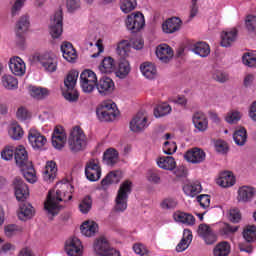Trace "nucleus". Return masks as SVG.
<instances>
[{
  "mask_svg": "<svg viewBox=\"0 0 256 256\" xmlns=\"http://www.w3.org/2000/svg\"><path fill=\"white\" fill-rule=\"evenodd\" d=\"M73 191V186L69 182H59L56 184L55 188L48 192L46 201L44 202V209L47 211L48 215L55 217L58 215L59 203L61 201H71L73 196L71 195Z\"/></svg>",
  "mask_w": 256,
  "mask_h": 256,
  "instance_id": "nucleus-1",
  "label": "nucleus"
},
{
  "mask_svg": "<svg viewBox=\"0 0 256 256\" xmlns=\"http://www.w3.org/2000/svg\"><path fill=\"white\" fill-rule=\"evenodd\" d=\"M87 145V136L79 126H75L68 138V147L72 153L83 151Z\"/></svg>",
  "mask_w": 256,
  "mask_h": 256,
  "instance_id": "nucleus-2",
  "label": "nucleus"
},
{
  "mask_svg": "<svg viewBox=\"0 0 256 256\" xmlns=\"http://www.w3.org/2000/svg\"><path fill=\"white\" fill-rule=\"evenodd\" d=\"M133 187V183L131 181H124L118 190L117 196L115 198V206L114 209L117 213H123V211L127 210V201L129 200V194L131 193V189Z\"/></svg>",
  "mask_w": 256,
  "mask_h": 256,
  "instance_id": "nucleus-3",
  "label": "nucleus"
},
{
  "mask_svg": "<svg viewBox=\"0 0 256 256\" xmlns=\"http://www.w3.org/2000/svg\"><path fill=\"white\" fill-rule=\"evenodd\" d=\"M96 114L99 121H115L119 115V109H117V104H115V102L108 100L102 102L100 107L97 109Z\"/></svg>",
  "mask_w": 256,
  "mask_h": 256,
  "instance_id": "nucleus-4",
  "label": "nucleus"
},
{
  "mask_svg": "<svg viewBox=\"0 0 256 256\" xmlns=\"http://www.w3.org/2000/svg\"><path fill=\"white\" fill-rule=\"evenodd\" d=\"M28 141L34 151H45L47 148V137L35 128H31L28 132Z\"/></svg>",
  "mask_w": 256,
  "mask_h": 256,
  "instance_id": "nucleus-5",
  "label": "nucleus"
},
{
  "mask_svg": "<svg viewBox=\"0 0 256 256\" xmlns=\"http://www.w3.org/2000/svg\"><path fill=\"white\" fill-rule=\"evenodd\" d=\"M80 85L84 93H93L97 86V74L92 70H84L80 74Z\"/></svg>",
  "mask_w": 256,
  "mask_h": 256,
  "instance_id": "nucleus-6",
  "label": "nucleus"
},
{
  "mask_svg": "<svg viewBox=\"0 0 256 256\" xmlns=\"http://www.w3.org/2000/svg\"><path fill=\"white\" fill-rule=\"evenodd\" d=\"M126 27L131 33H139L145 27V16L141 12H134L127 16Z\"/></svg>",
  "mask_w": 256,
  "mask_h": 256,
  "instance_id": "nucleus-7",
  "label": "nucleus"
},
{
  "mask_svg": "<svg viewBox=\"0 0 256 256\" xmlns=\"http://www.w3.org/2000/svg\"><path fill=\"white\" fill-rule=\"evenodd\" d=\"M49 31L53 39H59L63 35V12L61 10L51 17Z\"/></svg>",
  "mask_w": 256,
  "mask_h": 256,
  "instance_id": "nucleus-8",
  "label": "nucleus"
},
{
  "mask_svg": "<svg viewBox=\"0 0 256 256\" xmlns=\"http://www.w3.org/2000/svg\"><path fill=\"white\" fill-rule=\"evenodd\" d=\"M38 63L43 67L46 73H55L57 71V57L51 53L40 54L36 57Z\"/></svg>",
  "mask_w": 256,
  "mask_h": 256,
  "instance_id": "nucleus-9",
  "label": "nucleus"
},
{
  "mask_svg": "<svg viewBox=\"0 0 256 256\" xmlns=\"http://www.w3.org/2000/svg\"><path fill=\"white\" fill-rule=\"evenodd\" d=\"M85 176L88 181H99L101 179V165L98 159H90L85 166Z\"/></svg>",
  "mask_w": 256,
  "mask_h": 256,
  "instance_id": "nucleus-10",
  "label": "nucleus"
},
{
  "mask_svg": "<svg viewBox=\"0 0 256 256\" xmlns=\"http://www.w3.org/2000/svg\"><path fill=\"white\" fill-rule=\"evenodd\" d=\"M149 125H151V123L149 122L147 115L138 113L130 121V131L133 133H143V131H145Z\"/></svg>",
  "mask_w": 256,
  "mask_h": 256,
  "instance_id": "nucleus-11",
  "label": "nucleus"
},
{
  "mask_svg": "<svg viewBox=\"0 0 256 256\" xmlns=\"http://www.w3.org/2000/svg\"><path fill=\"white\" fill-rule=\"evenodd\" d=\"M65 252L68 256H82L83 244L77 237L68 238L65 242Z\"/></svg>",
  "mask_w": 256,
  "mask_h": 256,
  "instance_id": "nucleus-12",
  "label": "nucleus"
},
{
  "mask_svg": "<svg viewBox=\"0 0 256 256\" xmlns=\"http://www.w3.org/2000/svg\"><path fill=\"white\" fill-rule=\"evenodd\" d=\"M184 159L192 165H199L207 159V154L202 149L195 147L184 154Z\"/></svg>",
  "mask_w": 256,
  "mask_h": 256,
  "instance_id": "nucleus-13",
  "label": "nucleus"
},
{
  "mask_svg": "<svg viewBox=\"0 0 256 256\" xmlns=\"http://www.w3.org/2000/svg\"><path fill=\"white\" fill-rule=\"evenodd\" d=\"M9 69L13 75H16V77H23L27 71V66L21 57L16 56L10 59Z\"/></svg>",
  "mask_w": 256,
  "mask_h": 256,
  "instance_id": "nucleus-14",
  "label": "nucleus"
},
{
  "mask_svg": "<svg viewBox=\"0 0 256 256\" xmlns=\"http://www.w3.org/2000/svg\"><path fill=\"white\" fill-rule=\"evenodd\" d=\"M198 235L202 237L206 245H213V243L217 242V234L207 224H200L198 226Z\"/></svg>",
  "mask_w": 256,
  "mask_h": 256,
  "instance_id": "nucleus-15",
  "label": "nucleus"
},
{
  "mask_svg": "<svg viewBox=\"0 0 256 256\" xmlns=\"http://www.w3.org/2000/svg\"><path fill=\"white\" fill-rule=\"evenodd\" d=\"M192 123L198 133H205L209 129V120L203 112H196L192 116Z\"/></svg>",
  "mask_w": 256,
  "mask_h": 256,
  "instance_id": "nucleus-16",
  "label": "nucleus"
},
{
  "mask_svg": "<svg viewBox=\"0 0 256 256\" xmlns=\"http://www.w3.org/2000/svg\"><path fill=\"white\" fill-rule=\"evenodd\" d=\"M65 143H67V134L65 133V129L58 126L54 129L52 134V145L55 149H63V147H65Z\"/></svg>",
  "mask_w": 256,
  "mask_h": 256,
  "instance_id": "nucleus-17",
  "label": "nucleus"
},
{
  "mask_svg": "<svg viewBox=\"0 0 256 256\" xmlns=\"http://www.w3.org/2000/svg\"><path fill=\"white\" fill-rule=\"evenodd\" d=\"M14 159L17 167L20 169H24L25 167L31 165V161H29V154L23 146H19L15 149Z\"/></svg>",
  "mask_w": 256,
  "mask_h": 256,
  "instance_id": "nucleus-18",
  "label": "nucleus"
},
{
  "mask_svg": "<svg viewBox=\"0 0 256 256\" xmlns=\"http://www.w3.org/2000/svg\"><path fill=\"white\" fill-rule=\"evenodd\" d=\"M14 191L18 201H25L29 197V187L21 178H15Z\"/></svg>",
  "mask_w": 256,
  "mask_h": 256,
  "instance_id": "nucleus-19",
  "label": "nucleus"
},
{
  "mask_svg": "<svg viewBox=\"0 0 256 256\" xmlns=\"http://www.w3.org/2000/svg\"><path fill=\"white\" fill-rule=\"evenodd\" d=\"M96 88L100 95H109L113 93V89H115V82L109 77H102L96 82Z\"/></svg>",
  "mask_w": 256,
  "mask_h": 256,
  "instance_id": "nucleus-20",
  "label": "nucleus"
},
{
  "mask_svg": "<svg viewBox=\"0 0 256 256\" xmlns=\"http://www.w3.org/2000/svg\"><path fill=\"white\" fill-rule=\"evenodd\" d=\"M182 25H183V22L181 21V18L172 17L170 19H167L162 24V31L168 34L176 33V31H179L181 29Z\"/></svg>",
  "mask_w": 256,
  "mask_h": 256,
  "instance_id": "nucleus-21",
  "label": "nucleus"
},
{
  "mask_svg": "<svg viewBox=\"0 0 256 256\" xmlns=\"http://www.w3.org/2000/svg\"><path fill=\"white\" fill-rule=\"evenodd\" d=\"M156 56L162 63H169L173 59V49L167 44H160L156 48Z\"/></svg>",
  "mask_w": 256,
  "mask_h": 256,
  "instance_id": "nucleus-22",
  "label": "nucleus"
},
{
  "mask_svg": "<svg viewBox=\"0 0 256 256\" xmlns=\"http://www.w3.org/2000/svg\"><path fill=\"white\" fill-rule=\"evenodd\" d=\"M255 197V188L251 186H241L238 189L237 200L239 203H249Z\"/></svg>",
  "mask_w": 256,
  "mask_h": 256,
  "instance_id": "nucleus-23",
  "label": "nucleus"
},
{
  "mask_svg": "<svg viewBox=\"0 0 256 256\" xmlns=\"http://www.w3.org/2000/svg\"><path fill=\"white\" fill-rule=\"evenodd\" d=\"M61 51L64 59L68 61V63H75L77 60V51H75L71 42H64L61 45Z\"/></svg>",
  "mask_w": 256,
  "mask_h": 256,
  "instance_id": "nucleus-24",
  "label": "nucleus"
},
{
  "mask_svg": "<svg viewBox=\"0 0 256 256\" xmlns=\"http://www.w3.org/2000/svg\"><path fill=\"white\" fill-rule=\"evenodd\" d=\"M93 249L97 256H104L111 249V245L107 238L100 237L94 241Z\"/></svg>",
  "mask_w": 256,
  "mask_h": 256,
  "instance_id": "nucleus-25",
  "label": "nucleus"
},
{
  "mask_svg": "<svg viewBox=\"0 0 256 256\" xmlns=\"http://www.w3.org/2000/svg\"><path fill=\"white\" fill-rule=\"evenodd\" d=\"M237 40V29L232 28L221 33V46L231 47L233 43Z\"/></svg>",
  "mask_w": 256,
  "mask_h": 256,
  "instance_id": "nucleus-26",
  "label": "nucleus"
},
{
  "mask_svg": "<svg viewBox=\"0 0 256 256\" xmlns=\"http://www.w3.org/2000/svg\"><path fill=\"white\" fill-rule=\"evenodd\" d=\"M217 185L224 189L229 187H233L235 185V176L231 172H223L220 176L216 179Z\"/></svg>",
  "mask_w": 256,
  "mask_h": 256,
  "instance_id": "nucleus-27",
  "label": "nucleus"
},
{
  "mask_svg": "<svg viewBox=\"0 0 256 256\" xmlns=\"http://www.w3.org/2000/svg\"><path fill=\"white\" fill-rule=\"evenodd\" d=\"M173 219L176 223H183L184 225H189L193 227L195 225V216L193 214L176 211L173 214Z\"/></svg>",
  "mask_w": 256,
  "mask_h": 256,
  "instance_id": "nucleus-28",
  "label": "nucleus"
},
{
  "mask_svg": "<svg viewBox=\"0 0 256 256\" xmlns=\"http://www.w3.org/2000/svg\"><path fill=\"white\" fill-rule=\"evenodd\" d=\"M156 163L160 169L164 171H173L177 167V162L173 156H162L156 160Z\"/></svg>",
  "mask_w": 256,
  "mask_h": 256,
  "instance_id": "nucleus-29",
  "label": "nucleus"
},
{
  "mask_svg": "<svg viewBox=\"0 0 256 256\" xmlns=\"http://www.w3.org/2000/svg\"><path fill=\"white\" fill-rule=\"evenodd\" d=\"M55 177H57V164L53 161L47 162L43 172L44 181H46V183H53Z\"/></svg>",
  "mask_w": 256,
  "mask_h": 256,
  "instance_id": "nucleus-30",
  "label": "nucleus"
},
{
  "mask_svg": "<svg viewBox=\"0 0 256 256\" xmlns=\"http://www.w3.org/2000/svg\"><path fill=\"white\" fill-rule=\"evenodd\" d=\"M80 231L84 237H94L99 231V225L95 221H85L81 225Z\"/></svg>",
  "mask_w": 256,
  "mask_h": 256,
  "instance_id": "nucleus-31",
  "label": "nucleus"
},
{
  "mask_svg": "<svg viewBox=\"0 0 256 256\" xmlns=\"http://www.w3.org/2000/svg\"><path fill=\"white\" fill-rule=\"evenodd\" d=\"M191 51L195 55H199V57H209L211 47L206 42H196L191 46Z\"/></svg>",
  "mask_w": 256,
  "mask_h": 256,
  "instance_id": "nucleus-32",
  "label": "nucleus"
},
{
  "mask_svg": "<svg viewBox=\"0 0 256 256\" xmlns=\"http://www.w3.org/2000/svg\"><path fill=\"white\" fill-rule=\"evenodd\" d=\"M29 16H22L16 23V37L23 41V33L29 31Z\"/></svg>",
  "mask_w": 256,
  "mask_h": 256,
  "instance_id": "nucleus-33",
  "label": "nucleus"
},
{
  "mask_svg": "<svg viewBox=\"0 0 256 256\" xmlns=\"http://www.w3.org/2000/svg\"><path fill=\"white\" fill-rule=\"evenodd\" d=\"M140 71L146 79L153 80L157 77V67L153 63L145 62L141 64Z\"/></svg>",
  "mask_w": 256,
  "mask_h": 256,
  "instance_id": "nucleus-34",
  "label": "nucleus"
},
{
  "mask_svg": "<svg viewBox=\"0 0 256 256\" xmlns=\"http://www.w3.org/2000/svg\"><path fill=\"white\" fill-rule=\"evenodd\" d=\"M103 161L109 167H113L116 163H119V152L115 148H108L103 155Z\"/></svg>",
  "mask_w": 256,
  "mask_h": 256,
  "instance_id": "nucleus-35",
  "label": "nucleus"
},
{
  "mask_svg": "<svg viewBox=\"0 0 256 256\" xmlns=\"http://www.w3.org/2000/svg\"><path fill=\"white\" fill-rule=\"evenodd\" d=\"M131 73V64L125 58L121 59L118 63V69L116 70V77L119 79H125L127 75Z\"/></svg>",
  "mask_w": 256,
  "mask_h": 256,
  "instance_id": "nucleus-36",
  "label": "nucleus"
},
{
  "mask_svg": "<svg viewBox=\"0 0 256 256\" xmlns=\"http://www.w3.org/2000/svg\"><path fill=\"white\" fill-rule=\"evenodd\" d=\"M192 241H193V234L191 233V230L185 229L184 237L176 246V251L178 253H183V251L189 248V245L191 244Z\"/></svg>",
  "mask_w": 256,
  "mask_h": 256,
  "instance_id": "nucleus-37",
  "label": "nucleus"
},
{
  "mask_svg": "<svg viewBox=\"0 0 256 256\" xmlns=\"http://www.w3.org/2000/svg\"><path fill=\"white\" fill-rule=\"evenodd\" d=\"M122 175L119 171H112L106 175V177L101 181L102 187L107 189L109 185H113L115 183H119L121 181Z\"/></svg>",
  "mask_w": 256,
  "mask_h": 256,
  "instance_id": "nucleus-38",
  "label": "nucleus"
},
{
  "mask_svg": "<svg viewBox=\"0 0 256 256\" xmlns=\"http://www.w3.org/2000/svg\"><path fill=\"white\" fill-rule=\"evenodd\" d=\"M202 189L200 182H189L183 187V191L188 197H195L196 195H199Z\"/></svg>",
  "mask_w": 256,
  "mask_h": 256,
  "instance_id": "nucleus-39",
  "label": "nucleus"
},
{
  "mask_svg": "<svg viewBox=\"0 0 256 256\" xmlns=\"http://www.w3.org/2000/svg\"><path fill=\"white\" fill-rule=\"evenodd\" d=\"M35 215V210H33V206L31 204H22L18 211V218L20 221H28Z\"/></svg>",
  "mask_w": 256,
  "mask_h": 256,
  "instance_id": "nucleus-40",
  "label": "nucleus"
},
{
  "mask_svg": "<svg viewBox=\"0 0 256 256\" xmlns=\"http://www.w3.org/2000/svg\"><path fill=\"white\" fill-rule=\"evenodd\" d=\"M77 79H79V72L72 70L66 76L64 80V85L68 91H73L75 89V85H77Z\"/></svg>",
  "mask_w": 256,
  "mask_h": 256,
  "instance_id": "nucleus-41",
  "label": "nucleus"
},
{
  "mask_svg": "<svg viewBox=\"0 0 256 256\" xmlns=\"http://www.w3.org/2000/svg\"><path fill=\"white\" fill-rule=\"evenodd\" d=\"M22 175L28 183H37V174L35 173V168L33 164H30L24 168H21Z\"/></svg>",
  "mask_w": 256,
  "mask_h": 256,
  "instance_id": "nucleus-42",
  "label": "nucleus"
},
{
  "mask_svg": "<svg viewBox=\"0 0 256 256\" xmlns=\"http://www.w3.org/2000/svg\"><path fill=\"white\" fill-rule=\"evenodd\" d=\"M99 71L102 73H113L115 71V60L111 57L104 58L99 66Z\"/></svg>",
  "mask_w": 256,
  "mask_h": 256,
  "instance_id": "nucleus-43",
  "label": "nucleus"
},
{
  "mask_svg": "<svg viewBox=\"0 0 256 256\" xmlns=\"http://www.w3.org/2000/svg\"><path fill=\"white\" fill-rule=\"evenodd\" d=\"M30 95L34 99H46L49 97V89L37 86L30 87Z\"/></svg>",
  "mask_w": 256,
  "mask_h": 256,
  "instance_id": "nucleus-44",
  "label": "nucleus"
},
{
  "mask_svg": "<svg viewBox=\"0 0 256 256\" xmlns=\"http://www.w3.org/2000/svg\"><path fill=\"white\" fill-rule=\"evenodd\" d=\"M2 85L5 87V89L13 90L19 87V81L17 78H15V76L8 74L2 77Z\"/></svg>",
  "mask_w": 256,
  "mask_h": 256,
  "instance_id": "nucleus-45",
  "label": "nucleus"
},
{
  "mask_svg": "<svg viewBox=\"0 0 256 256\" xmlns=\"http://www.w3.org/2000/svg\"><path fill=\"white\" fill-rule=\"evenodd\" d=\"M214 256H228L231 253V245L228 242H221L213 250Z\"/></svg>",
  "mask_w": 256,
  "mask_h": 256,
  "instance_id": "nucleus-46",
  "label": "nucleus"
},
{
  "mask_svg": "<svg viewBox=\"0 0 256 256\" xmlns=\"http://www.w3.org/2000/svg\"><path fill=\"white\" fill-rule=\"evenodd\" d=\"M233 139L236 145L243 147V145L247 143V130H245V128H239L234 132Z\"/></svg>",
  "mask_w": 256,
  "mask_h": 256,
  "instance_id": "nucleus-47",
  "label": "nucleus"
},
{
  "mask_svg": "<svg viewBox=\"0 0 256 256\" xmlns=\"http://www.w3.org/2000/svg\"><path fill=\"white\" fill-rule=\"evenodd\" d=\"M116 51L120 57H129V53L131 52V43L128 40L120 41L117 45Z\"/></svg>",
  "mask_w": 256,
  "mask_h": 256,
  "instance_id": "nucleus-48",
  "label": "nucleus"
},
{
  "mask_svg": "<svg viewBox=\"0 0 256 256\" xmlns=\"http://www.w3.org/2000/svg\"><path fill=\"white\" fill-rule=\"evenodd\" d=\"M171 111V105H169L168 103H161L154 108V116L157 118L165 117L166 115H169Z\"/></svg>",
  "mask_w": 256,
  "mask_h": 256,
  "instance_id": "nucleus-49",
  "label": "nucleus"
},
{
  "mask_svg": "<svg viewBox=\"0 0 256 256\" xmlns=\"http://www.w3.org/2000/svg\"><path fill=\"white\" fill-rule=\"evenodd\" d=\"M243 114L239 110H231L227 113L225 121L230 125H235L238 121H241Z\"/></svg>",
  "mask_w": 256,
  "mask_h": 256,
  "instance_id": "nucleus-50",
  "label": "nucleus"
},
{
  "mask_svg": "<svg viewBox=\"0 0 256 256\" xmlns=\"http://www.w3.org/2000/svg\"><path fill=\"white\" fill-rule=\"evenodd\" d=\"M92 207H93V200L91 199V197L86 196L83 198V200L79 204L80 213H83L84 215H86V213H89V211H91Z\"/></svg>",
  "mask_w": 256,
  "mask_h": 256,
  "instance_id": "nucleus-51",
  "label": "nucleus"
},
{
  "mask_svg": "<svg viewBox=\"0 0 256 256\" xmlns=\"http://www.w3.org/2000/svg\"><path fill=\"white\" fill-rule=\"evenodd\" d=\"M11 139H14V141H19L21 137H23V128L19 126L18 124H13L9 131H8Z\"/></svg>",
  "mask_w": 256,
  "mask_h": 256,
  "instance_id": "nucleus-52",
  "label": "nucleus"
},
{
  "mask_svg": "<svg viewBox=\"0 0 256 256\" xmlns=\"http://www.w3.org/2000/svg\"><path fill=\"white\" fill-rule=\"evenodd\" d=\"M137 7V0H122L120 9L123 13H131Z\"/></svg>",
  "mask_w": 256,
  "mask_h": 256,
  "instance_id": "nucleus-53",
  "label": "nucleus"
},
{
  "mask_svg": "<svg viewBox=\"0 0 256 256\" xmlns=\"http://www.w3.org/2000/svg\"><path fill=\"white\" fill-rule=\"evenodd\" d=\"M243 237L245 241L251 243L256 240V227L255 226H247L243 231Z\"/></svg>",
  "mask_w": 256,
  "mask_h": 256,
  "instance_id": "nucleus-54",
  "label": "nucleus"
},
{
  "mask_svg": "<svg viewBox=\"0 0 256 256\" xmlns=\"http://www.w3.org/2000/svg\"><path fill=\"white\" fill-rule=\"evenodd\" d=\"M177 205H178L177 199L172 197L165 198L160 203L161 209H164L165 211H169L170 209H175Z\"/></svg>",
  "mask_w": 256,
  "mask_h": 256,
  "instance_id": "nucleus-55",
  "label": "nucleus"
},
{
  "mask_svg": "<svg viewBox=\"0 0 256 256\" xmlns=\"http://www.w3.org/2000/svg\"><path fill=\"white\" fill-rule=\"evenodd\" d=\"M15 147L13 146H7L5 147L2 152H1V158L4 161H11V159H13V157H15Z\"/></svg>",
  "mask_w": 256,
  "mask_h": 256,
  "instance_id": "nucleus-56",
  "label": "nucleus"
},
{
  "mask_svg": "<svg viewBox=\"0 0 256 256\" xmlns=\"http://www.w3.org/2000/svg\"><path fill=\"white\" fill-rule=\"evenodd\" d=\"M163 152L165 155H173L174 153H177V143H175V141L164 142Z\"/></svg>",
  "mask_w": 256,
  "mask_h": 256,
  "instance_id": "nucleus-57",
  "label": "nucleus"
},
{
  "mask_svg": "<svg viewBox=\"0 0 256 256\" xmlns=\"http://www.w3.org/2000/svg\"><path fill=\"white\" fill-rule=\"evenodd\" d=\"M239 231V226H231L229 224H224L220 229L221 235L224 237H229V235H233Z\"/></svg>",
  "mask_w": 256,
  "mask_h": 256,
  "instance_id": "nucleus-58",
  "label": "nucleus"
},
{
  "mask_svg": "<svg viewBox=\"0 0 256 256\" xmlns=\"http://www.w3.org/2000/svg\"><path fill=\"white\" fill-rule=\"evenodd\" d=\"M242 62L246 67H255L256 65V57L253 53H244L242 56Z\"/></svg>",
  "mask_w": 256,
  "mask_h": 256,
  "instance_id": "nucleus-59",
  "label": "nucleus"
},
{
  "mask_svg": "<svg viewBox=\"0 0 256 256\" xmlns=\"http://www.w3.org/2000/svg\"><path fill=\"white\" fill-rule=\"evenodd\" d=\"M245 25H246L247 31H249L250 33H256V16L254 15L247 16L245 20Z\"/></svg>",
  "mask_w": 256,
  "mask_h": 256,
  "instance_id": "nucleus-60",
  "label": "nucleus"
},
{
  "mask_svg": "<svg viewBox=\"0 0 256 256\" xmlns=\"http://www.w3.org/2000/svg\"><path fill=\"white\" fill-rule=\"evenodd\" d=\"M212 77L215 81H218V83H225L226 81H229V74L223 72V70L214 71Z\"/></svg>",
  "mask_w": 256,
  "mask_h": 256,
  "instance_id": "nucleus-61",
  "label": "nucleus"
},
{
  "mask_svg": "<svg viewBox=\"0 0 256 256\" xmlns=\"http://www.w3.org/2000/svg\"><path fill=\"white\" fill-rule=\"evenodd\" d=\"M197 201L200 203L202 209H209L211 207V198L207 194L198 196Z\"/></svg>",
  "mask_w": 256,
  "mask_h": 256,
  "instance_id": "nucleus-62",
  "label": "nucleus"
},
{
  "mask_svg": "<svg viewBox=\"0 0 256 256\" xmlns=\"http://www.w3.org/2000/svg\"><path fill=\"white\" fill-rule=\"evenodd\" d=\"M66 7L69 13H73L74 11H77L79 7H81V0H67Z\"/></svg>",
  "mask_w": 256,
  "mask_h": 256,
  "instance_id": "nucleus-63",
  "label": "nucleus"
},
{
  "mask_svg": "<svg viewBox=\"0 0 256 256\" xmlns=\"http://www.w3.org/2000/svg\"><path fill=\"white\" fill-rule=\"evenodd\" d=\"M133 249L136 255L149 256V250H147V248L143 244H135L133 246Z\"/></svg>",
  "mask_w": 256,
  "mask_h": 256,
  "instance_id": "nucleus-64",
  "label": "nucleus"
}]
</instances>
